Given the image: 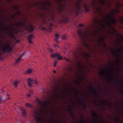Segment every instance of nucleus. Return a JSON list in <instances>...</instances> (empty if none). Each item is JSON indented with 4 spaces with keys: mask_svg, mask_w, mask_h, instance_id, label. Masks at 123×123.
Returning <instances> with one entry per match:
<instances>
[{
    "mask_svg": "<svg viewBox=\"0 0 123 123\" xmlns=\"http://www.w3.org/2000/svg\"><path fill=\"white\" fill-rule=\"evenodd\" d=\"M88 7V6L87 5V3L86 2L84 1L82 4V0H78L75 4V8L74 11L75 12L76 15L78 16L80 13L82 7L84 8L86 12H88L89 10L87 8Z\"/></svg>",
    "mask_w": 123,
    "mask_h": 123,
    "instance_id": "1",
    "label": "nucleus"
},
{
    "mask_svg": "<svg viewBox=\"0 0 123 123\" xmlns=\"http://www.w3.org/2000/svg\"><path fill=\"white\" fill-rule=\"evenodd\" d=\"M42 20L43 23L47 26V28H43V29L49 32L51 31L53 25L51 22V19L49 18L47 19L43 16Z\"/></svg>",
    "mask_w": 123,
    "mask_h": 123,
    "instance_id": "2",
    "label": "nucleus"
},
{
    "mask_svg": "<svg viewBox=\"0 0 123 123\" xmlns=\"http://www.w3.org/2000/svg\"><path fill=\"white\" fill-rule=\"evenodd\" d=\"M17 27L18 28H21L24 27L25 29L29 32H32L34 31V27L32 25H27L25 23L23 22H19L16 24Z\"/></svg>",
    "mask_w": 123,
    "mask_h": 123,
    "instance_id": "3",
    "label": "nucleus"
},
{
    "mask_svg": "<svg viewBox=\"0 0 123 123\" xmlns=\"http://www.w3.org/2000/svg\"><path fill=\"white\" fill-rule=\"evenodd\" d=\"M105 19H108V24L111 27H112V25L111 23V22L112 23V24L113 25H115L116 23V21L113 17V15H108L107 17H105ZM112 28L114 32L116 33H117V31L116 30Z\"/></svg>",
    "mask_w": 123,
    "mask_h": 123,
    "instance_id": "4",
    "label": "nucleus"
},
{
    "mask_svg": "<svg viewBox=\"0 0 123 123\" xmlns=\"http://www.w3.org/2000/svg\"><path fill=\"white\" fill-rule=\"evenodd\" d=\"M2 45L5 46V47H1L3 51L6 53H10L12 50V48L9 44H8L6 45H5L4 44H3Z\"/></svg>",
    "mask_w": 123,
    "mask_h": 123,
    "instance_id": "5",
    "label": "nucleus"
},
{
    "mask_svg": "<svg viewBox=\"0 0 123 123\" xmlns=\"http://www.w3.org/2000/svg\"><path fill=\"white\" fill-rule=\"evenodd\" d=\"M27 82L28 85L30 87L31 86H34L33 85V84H37V82L36 81L31 79H29L28 80Z\"/></svg>",
    "mask_w": 123,
    "mask_h": 123,
    "instance_id": "6",
    "label": "nucleus"
},
{
    "mask_svg": "<svg viewBox=\"0 0 123 123\" xmlns=\"http://www.w3.org/2000/svg\"><path fill=\"white\" fill-rule=\"evenodd\" d=\"M41 113V112L38 113V115H34V117L36 119V122L37 123H38L41 121V119L40 115Z\"/></svg>",
    "mask_w": 123,
    "mask_h": 123,
    "instance_id": "7",
    "label": "nucleus"
},
{
    "mask_svg": "<svg viewBox=\"0 0 123 123\" xmlns=\"http://www.w3.org/2000/svg\"><path fill=\"white\" fill-rule=\"evenodd\" d=\"M51 57L53 58H54L55 57H56V58H57L58 60L62 59V57L60 55L57 53L54 54H52L51 55Z\"/></svg>",
    "mask_w": 123,
    "mask_h": 123,
    "instance_id": "8",
    "label": "nucleus"
},
{
    "mask_svg": "<svg viewBox=\"0 0 123 123\" xmlns=\"http://www.w3.org/2000/svg\"><path fill=\"white\" fill-rule=\"evenodd\" d=\"M20 82V80H15L13 82V84L15 88H17Z\"/></svg>",
    "mask_w": 123,
    "mask_h": 123,
    "instance_id": "9",
    "label": "nucleus"
},
{
    "mask_svg": "<svg viewBox=\"0 0 123 123\" xmlns=\"http://www.w3.org/2000/svg\"><path fill=\"white\" fill-rule=\"evenodd\" d=\"M117 48L118 50V51L117 52V56H119L121 55V52H123V46H122L120 48Z\"/></svg>",
    "mask_w": 123,
    "mask_h": 123,
    "instance_id": "10",
    "label": "nucleus"
},
{
    "mask_svg": "<svg viewBox=\"0 0 123 123\" xmlns=\"http://www.w3.org/2000/svg\"><path fill=\"white\" fill-rule=\"evenodd\" d=\"M55 37V41L57 43H59L60 42L59 40V39L60 38V35L59 34L56 33L54 35Z\"/></svg>",
    "mask_w": 123,
    "mask_h": 123,
    "instance_id": "11",
    "label": "nucleus"
},
{
    "mask_svg": "<svg viewBox=\"0 0 123 123\" xmlns=\"http://www.w3.org/2000/svg\"><path fill=\"white\" fill-rule=\"evenodd\" d=\"M34 37V35L32 34L31 35L29 36L28 38V40L30 43H32V42L31 41V39Z\"/></svg>",
    "mask_w": 123,
    "mask_h": 123,
    "instance_id": "12",
    "label": "nucleus"
},
{
    "mask_svg": "<svg viewBox=\"0 0 123 123\" xmlns=\"http://www.w3.org/2000/svg\"><path fill=\"white\" fill-rule=\"evenodd\" d=\"M91 112L92 113V116H93L95 117L96 119H100V118L98 117V115L95 113L92 110Z\"/></svg>",
    "mask_w": 123,
    "mask_h": 123,
    "instance_id": "13",
    "label": "nucleus"
},
{
    "mask_svg": "<svg viewBox=\"0 0 123 123\" xmlns=\"http://www.w3.org/2000/svg\"><path fill=\"white\" fill-rule=\"evenodd\" d=\"M29 94H28L27 93H26L27 97L28 98L30 97L32 94H33V91L31 89L30 90H29Z\"/></svg>",
    "mask_w": 123,
    "mask_h": 123,
    "instance_id": "14",
    "label": "nucleus"
},
{
    "mask_svg": "<svg viewBox=\"0 0 123 123\" xmlns=\"http://www.w3.org/2000/svg\"><path fill=\"white\" fill-rule=\"evenodd\" d=\"M91 89L92 90V91L93 93V95L95 96H97V92L96 90L94 89L93 88L91 87Z\"/></svg>",
    "mask_w": 123,
    "mask_h": 123,
    "instance_id": "15",
    "label": "nucleus"
},
{
    "mask_svg": "<svg viewBox=\"0 0 123 123\" xmlns=\"http://www.w3.org/2000/svg\"><path fill=\"white\" fill-rule=\"evenodd\" d=\"M24 53H23L21 55L19 56V58L17 59L16 60V62L17 63H18L19 61H20L21 59V58L23 56H24Z\"/></svg>",
    "mask_w": 123,
    "mask_h": 123,
    "instance_id": "16",
    "label": "nucleus"
},
{
    "mask_svg": "<svg viewBox=\"0 0 123 123\" xmlns=\"http://www.w3.org/2000/svg\"><path fill=\"white\" fill-rule=\"evenodd\" d=\"M77 33L80 37H81L83 35V33L81 30H78L77 31Z\"/></svg>",
    "mask_w": 123,
    "mask_h": 123,
    "instance_id": "17",
    "label": "nucleus"
},
{
    "mask_svg": "<svg viewBox=\"0 0 123 123\" xmlns=\"http://www.w3.org/2000/svg\"><path fill=\"white\" fill-rule=\"evenodd\" d=\"M4 24L2 23H0V28L1 30H2L3 29L5 28L6 29H9L7 27H4L3 25H4Z\"/></svg>",
    "mask_w": 123,
    "mask_h": 123,
    "instance_id": "18",
    "label": "nucleus"
},
{
    "mask_svg": "<svg viewBox=\"0 0 123 123\" xmlns=\"http://www.w3.org/2000/svg\"><path fill=\"white\" fill-rule=\"evenodd\" d=\"M80 103L82 104V105H83L84 108L86 109V105L82 101L80 100Z\"/></svg>",
    "mask_w": 123,
    "mask_h": 123,
    "instance_id": "19",
    "label": "nucleus"
},
{
    "mask_svg": "<svg viewBox=\"0 0 123 123\" xmlns=\"http://www.w3.org/2000/svg\"><path fill=\"white\" fill-rule=\"evenodd\" d=\"M21 113L23 114V116H25L26 115V112L23 109L21 111Z\"/></svg>",
    "mask_w": 123,
    "mask_h": 123,
    "instance_id": "20",
    "label": "nucleus"
},
{
    "mask_svg": "<svg viewBox=\"0 0 123 123\" xmlns=\"http://www.w3.org/2000/svg\"><path fill=\"white\" fill-rule=\"evenodd\" d=\"M110 80L111 82L114 83L115 82V79L113 77L111 78L110 79Z\"/></svg>",
    "mask_w": 123,
    "mask_h": 123,
    "instance_id": "21",
    "label": "nucleus"
},
{
    "mask_svg": "<svg viewBox=\"0 0 123 123\" xmlns=\"http://www.w3.org/2000/svg\"><path fill=\"white\" fill-rule=\"evenodd\" d=\"M26 107L28 108L32 107V106L31 105L28 103H26Z\"/></svg>",
    "mask_w": 123,
    "mask_h": 123,
    "instance_id": "22",
    "label": "nucleus"
},
{
    "mask_svg": "<svg viewBox=\"0 0 123 123\" xmlns=\"http://www.w3.org/2000/svg\"><path fill=\"white\" fill-rule=\"evenodd\" d=\"M67 37V35L65 34L62 36V38L63 39L65 40Z\"/></svg>",
    "mask_w": 123,
    "mask_h": 123,
    "instance_id": "23",
    "label": "nucleus"
},
{
    "mask_svg": "<svg viewBox=\"0 0 123 123\" xmlns=\"http://www.w3.org/2000/svg\"><path fill=\"white\" fill-rule=\"evenodd\" d=\"M100 75L103 77L105 75V72L104 71H102V72L100 73Z\"/></svg>",
    "mask_w": 123,
    "mask_h": 123,
    "instance_id": "24",
    "label": "nucleus"
},
{
    "mask_svg": "<svg viewBox=\"0 0 123 123\" xmlns=\"http://www.w3.org/2000/svg\"><path fill=\"white\" fill-rule=\"evenodd\" d=\"M69 112L71 113V115L72 116H74V115L73 113V111L71 109H69Z\"/></svg>",
    "mask_w": 123,
    "mask_h": 123,
    "instance_id": "25",
    "label": "nucleus"
},
{
    "mask_svg": "<svg viewBox=\"0 0 123 123\" xmlns=\"http://www.w3.org/2000/svg\"><path fill=\"white\" fill-rule=\"evenodd\" d=\"M9 35L11 37L13 38L14 37V36L12 33H9Z\"/></svg>",
    "mask_w": 123,
    "mask_h": 123,
    "instance_id": "26",
    "label": "nucleus"
},
{
    "mask_svg": "<svg viewBox=\"0 0 123 123\" xmlns=\"http://www.w3.org/2000/svg\"><path fill=\"white\" fill-rule=\"evenodd\" d=\"M85 46L86 47L88 48L89 49L90 48V46L87 43H85Z\"/></svg>",
    "mask_w": 123,
    "mask_h": 123,
    "instance_id": "27",
    "label": "nucleus"
},
{
    "mask_svg": "<svg viewBox=\"0 0 123 123\" xmlns=\"http://www.w3.org/2000/svg\"><path fill=\"white\" fill-rule=\"evenodd\" d=\"M54 63L53 65L54 67H55L56 65L57 62L56 61H55V59H54Z\"/></svg>",
    "mask_w": 123,
    "mask_h": 123,
    "instance_id": "28",
    "label": "nucleus"
},
{
    "mask_svg": "<svg viewBox=\"0 0 123 123\" xmlns=\"http://www.w3.org/2000/svg\"><path fill=\"white\" fill-rule=\"evenodd\" d=\"M31 69H29L27 71V73H30L31 72Z\"/></svg>",
    "mask_w": 123,
    "mask_h": 123,
    "instance_id": "29",
    "label": "nucleus"
},
{
    "mask_svg": "<svg viewBox=\"0 0 123 123\" xmlns=\"http://www.w3.org/2000/svg\"><path fill=\"white\" fill-rule=\"evenodd\" d=\"M100 41H104V38L103 37H101L100 38Z\"/></svg>",
    "mask_w": 123,
    "mask_h": 123,
    "instance_id": "30",
    "label": "nucleus"
},
{
    "mask_svg": "<svg viewBox=\"0 0 123 123\" xmlns=\"http://www.w3.org/2000/svg\"><path fill=\"white\" fill-rule=\"evenodd\" d=\"M1 92L3 93V94H4V92L5 91H4V89H2L1 90Z\"/></svg>",
    "mask_w": 123,
    "mask_h": 123,
    "instance_id": "31",
    "label": "nucleus"
},
{
    "mask_svg": "<svg viewBox=\"0 0 123 123\" xmlns=\"http://www.w3.org/2000/svg\"><path fill=\"white\" fill-rule=\"evenodd\" d=\"M54 47H57L58 48V45L57 44H55L54 45Z\"/></svg>",
    "mask_w": 123,
    "mask_h": 123,
    "instance_id": "32",
    "label": "nucleus"
},
{
    "mask_svg": "<svg viewBox=\"0 0 123 123\" xmlns=\"http://www.w3.org/2000/svg\"><path fill=\"white\" fill-rule=\"evenodd\" d=\"M81 123H87L86 122L84 121H82L80 122Z\"/></svg>",
    "mask_w": 123,
    "mask_h": 123,
    "instance_id": "33",
    "label": "nucleus"
},
{
    "mask_svg": "<svg viewBox=\"0 0 123 123\" xmlns=\"http://www.w3.org/2000/svg\"><path fill=\"white\" fill-rule=\"evenodd\" d=\"M64 20L65 21H64L66 23L68 21V19L67 18H65Z\"/></svg>",
    "mask_w": 123,
    "mask_h": 123,
    "instance_id": "34",
    "label": "nucleus"
},
{
    "mask_svg": "<svg viewBox=\"0 0 123 123\" xmlns=\"http://www.w3.org/2000/svg\"><path fill=\"white\" fill-rule=\"evenodd\" d=\"M66 60H67V61L68 62H70V60L68 59V58H66Z\"/></svg>",
    "mask_w": 123,
    "mask_h": 123,
    "instance_id": "35",
    "label": "nucleus"
},
{
    "mask_svg": "<svg viewBox=\"0 0 123 123\" xmlns=\"http://www.w3.org/2000/svg\"><path fill=\"white\" fill-rule=\"evenodd\" d=\"M115 119L116 121H118L119 120V118H115Z\"/></svg>",
    "mask_w": 123,
    "mask_h": 123,
    "instance_id": "36",
    "label": "nucleus"
},
{
    "mask_svg": "<svg viewBox=\"0 0 123 123\" xmlns=\"http://www.w3.org/2000/svg\"><path fill=\"white\" fill-rule=\"evenodd\" d=\"M49 51L51 53H52V49H50V48H49Z\"/></svg>",
    "mask_w": 123,
    "mask_h": 123,
    "instance_id": "37",
    "label": "nucleus"
},
{
    "mask_svg": "<svg viewBox=\"0 0 123 123\" xmlns=\"http://www.w3.org/2000/svg\"><path fill=\"white\" fill-rule=\"evenodd\" d=\"M83 25L82 24H80L79 25V26L80 27L83 26Z\"/></svg>",
    "mask_w": 123,
    "mask_h": 123,
    "instance_id": "38",
    "label": "nucleus"
},
{
    "mask_svg": "<svg viewBox=\"0 0 123 123\" xmlns=\"http://www.w3.org/2000/svg\"><path fill=\"white\" fill-rule=\"evenodd\" d=\"M108 74H111L113 76V74L112 73H108Z\"/></svg>",
    "mask_w": 123,
    "mask_h": 123,
    "instance_id": "39",
    "label": "nucleus"
},
{
    "mask_svg": "<svg viewBox=\"0 0 123 123\" xmlns=\"http://www.w3.org/2000/svg\"><path fill=\"white\" fill-rule=\"evenodd\" d=\"M47 4L48 5H50L51 4L49 2H48Z\"/></svg>",
    "mask_w": 123,
    "mask_h": 123,
    "instance_id": "40",
    "label": "nucleus"
},
{
    "mask_svg": "<svg viewBox=\"0 0 123 123\" xmlns=\"http://www.w3.org/2000/svg\"><path fill=\"white\" fill-rule=\"evenodd\" d=\"M122 21H121V23L123 25V18H122Z\"/></svg>",
    "mask_w": 123,
    "mask_h": 123,
    "instance_id": "41",
    "label": "nucleus"
},
{
    "mask_svg": "<svg viewBox=\"0 0 123 123\" xmlns=\"http://www.w3.org/2000/svg\"><path fill=\"white\" fill-rule=\"evenodd\" d=\"M53 72L54 73H56V71H55V70H54L53 71Z\"/></svg>",
    "mask_w": 123,
    "mask_h": 123,
    "instance_id": "42",
    "label": "nucleus"
},
{
    "mask_svg": "<svg viewBox=\"0 0 123 123\" xmlns=\"http://www.w3.org/2000/svg\"><path fill=\"white\" fill-rule=\"evenodd\" d=\"M38 102L40 103H41V101L39 100H38Z\"/></svg>",
    "mask_w": 123,
    "mask_h": 123,
    "instance_id": "43",
    "label": "nucleus"
},
{
    "mask_svg": "<svg viewBox=\"0 0 123 123\" xmlns=\"http://www.w3.org/2000/svg\"><path fill=\"white\" fill-rule=\"evenodd\" d=\"M103 27H105V26L103 25H101Z\"/></svg>",
    "mask_w": 123,
    "mask_h": 123,
    "instance_id": "44",
    "label": "nucleus"
},
{
    "mask_svg": "<svg viewBox=\"0 0 123 123\" xmlns=\"http://www.w3.org/2000/svg\"><path fill=\"white\" fill-rule=\"evenodd\" d=\"M99 11L100 12V11H101V10H102V9H101V8H99Z\"/></svg>",
    "mask_w": 123,
    "mask_h": 123,
    "instance_id": "45",
    "label": "nucleus"
},
{
    "mask_svg": "<svg viewBox=\"0 0 123 123\" xmlns=\"http://www.w3.org/2000/svg\"><path fill=\"white\" fill-rule=\"evenodd\" d=\"M80 84V83H79V82H78L77 83H76V85H77L79 84Z\"/></svg>",
    "mask_w": 123,
    "mask_h": 123,
    "instance_id": "46",
    "label": "nucleus"
},
{
    "mask_svg": "<svg viewBox=\"0 0 123 123\" xmlns=\"http://www.w3.org/2000/svg\"><path fill=\"white\" fill-rule=\"evenodd\" d=\"M117 12H120L119 11V10H117Z\"/></svg>",
    "mask_w": 123,
    "mask_h": 123,
    "instance_id": "47",
    "label": "nucleus"
},
{
    "mask_svg": "<svg viewBox=\"0 0 123 123\" xmlns=\"http://www.w3.org/2000/svg\"><path fill=\"white\" fill-rule=\"evenodd\" d=\"M62 0H63L64 1H65V0H59V1L60 2Z\"/></svg>",
    "mask_w": 123,
    "mask_h": 123,
    "instance_id": "48",
    "label": "nucleus"
},
{
    "mask_svg": "<svg viewBox=\"0 0 123 123\" xmlns=\"http://www.w3.org/2000/svg\"><path fill=\"white\" fill-rule=\"evenodd\" d=\"M118 5V6H119V8L120 7V4H118L117 5Z\"/></svg>",
    "mask_w": 123,
    "mask_h": 123,
    "instance_id": "49",
    "label": "nucleus"
},
{
    "mask_svg": "<svg viewBox=\"0 0 123 123\" xmlns=\"http://www.w3.org/2000/svg\"><path fill=\"white\" fill-rule=\"evenodd\" d=\"M103 68L105 69V70H106V68H105V67H103Z\"/></svg>",
    "mask_w": 123,
    "mask_h": 123,
    "instance_id": "50",
    "label": "nucleus"
},
{
    "mask_svg": "<svg viewBox=\"0 0 123 123\" xmlns=\"http://www.w3.org/2000/svg\"><path fill=\"white\" fill-rule=\"evenodd\" d=\"M16 123H19L17 121H16Z\"/></svg>",
    "mask_w": 123,
    "mask_h": 123,
    "instance_id": "51",
    "label": "nucleus"
},
{
    "mask_svg": "<svg viewBox=\"0 0 123 123\" xmlns=\"http://www.w3.org/2000/svg\"><path fill=\"white\" fill-rule=\"evenodd\" d=\"M121 84L122 85V86L123 87V83H121Z\"/></svg>",
    "mask_w": 123,
    "mask_h": 123,
    "instance_id": "52",
    "label": "nucleus"
},
{
    "mask_svg": "<svg viewBox=\"0 0 123 123\" xmlns=\"http://www.w3.org/2000/svg\"><path fill=\"white\" fill-rule=\"evenodd\" d=\"M112 53L113 54L115 55V53H114V52H113Z\"/></svg>",
    "mask_w": 123,
    "mask_h": 123,
    "instance_id": "53",
    "label": "nucleus"
},
{
    "mask_svg": "<svg viewBox=\"0 0 123 123\" xmlns=\"http://www.w3.org/2000/svg\"><path fill=\"white\" fill-rule=\"evenodd\" d=\"M102 105H101L100 104V105H99V106H102Z\"/></svg>",
    "mask_w": 123,
    "mask_h": 123,
    "instance_id": "54",
    "label": "nucleus"
},
{
    "mask_svg": "<svg viewBox=\"0 0 123 123\" xmlns=\"http://www.w3.org/2000/svg\"><path fill=\"white\" fill-rule=\"evenodd\" d=\"M101 122L102 123H103V121H101Z\"/></svg>",
    "mask_w": 123,
    "mask_h": 123,
    "instance_id": "55",
    "label": "nucleus"
},
{
    "mask_svg": "<svg viewBox=\"0 0 123 123\" xmlns=\"http://www.w3.org/2000/svg\"><path fill=\"white\" fill-rule=\"evenodd\" d=\"M97 101V100H96L95 101V102H96Z\"/></svg>",
    "mask_w": 123,
    "mask_h": 123,
    "instance_id": "56",
    "label": "nucleus"
},
{
    "mask_svg": "<svg viewBox=\"0 0 123 123\" xmlns=\"http://www.w3.org/2000/svg\"><path fill=\"white\" fill-rule=\"evenodd\" d=\"M77 92L78 93H80V92Z\"/></svg>",
    "mask_w": 123,
    "mask_h": 123,
    "instance_id": "57",
    "label": "nucleus"
},
{
    "mask_svg": "<svg viewBox=\"0 0 123 123\" xmlns=\"http://www.w3.org/2000/svg\"><path fill=\"white\" fill-rule=\"evenodd\" d=\"M65 49V50L66 51H67V49Z\"/></svg>",
    "mask_w": 123,
    "mask_h": 123,
    "instance_id": "58",
    "label": "nucleus"
},
{
    "mask_svg": "<svg viewBox=\"0 0 123 123\" xmlns=\"http://www.w3.org/2000/svg\"><path fill=\"white\" fill-rule=\"evenodd\" d=\"M61 91H62H62V89H61Z\"/></svg>",
    "mask_w": 123,
    "mask_h": 123,
    "instance_id": "59",
    "label": "nucleus"
},
{
    "mask_svg": "<svg viewBox=\"0 0 123 123\" xmlns=\"http://www.w3.org/2000/svg\"><path fill=\"white\" fill-rule=\"evenodd\" d=\"M50 118H52V117H50Z\"/></svg>",
    "mask_w": 123,
    "mask_h": 123,
    "instance_id": "60",
    "label": "nucleus"
},
{
    "mask_svg": "<svg viewBox=\"0 0 123 123\" xmlns=\"http://www.w3.org/2000/svg\"><path fill=\"white\" fill-rule=\"evenodd\" d=\"M62 9V6H60V9Z\"/></svg>",
    "mask_w": 123,
    "mask_h": 123,
    "instance_id": "61",
    "label": "nucleus"
},
{
    "mask_svg": "<svg viewBox=\"0 0 123 123\" xmlns=\"http://www.w3.org/2000/svg\"><path fill=\"white\" fill-rule=\"evenodd\" d=\"M102 3H103V2H103V1H102Z\"/></svg>",
    "mask_w": 123,
    "mask_h": 123,
    "instance_id": "62",
    "label": "nucleus"
},
{
    "mask_svg": "<svg viewBox=\"0 0 123 123\" xmlns=\"http://www.w3.org/2000/svg\"><path fill=\"white\" fill-rule=\"evenodd\" d=\"M82 72L83 73H84V71H82Z\"/></svg>",
    "mask_w": 123,
    "mask_h": 123,
    "instance_id": "63",
    "label": "nucleus"
},
{
    "mask_svg": "<svg viewBox=\"0 0 123 123\" xmlns=\"http://www.w3.org/2000/svg\"><path fill=\"white\" fill-rule=\"evenodd\" d=\"M9 94H7V95H8V96H9Z\"/></svg>",
    "mask_w": 123,
    "mask_h": 123,
    "instance_id": "64",
    "label": "nucleus"
}]
</instances>
